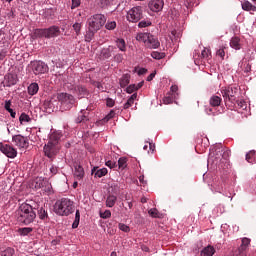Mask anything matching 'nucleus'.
<instances>
[{
  "mask_svg": "<svg viewBox=\"0 0 256 256\" xmlns=\"http://www.w3.org/2000/svg\"><path fill=\"white\" fill-rule=\"evenodd\" d=\"M37 214L35 210H33V206L27 203H23L20 205L17 211V220L19 223H23L24 225H31L35 221Z\"/></svg>",
  "mask_w": 256,
  "mask_h": 256,
  "instance_id": "nucleus-1",
  "label": "nucleus"
},
{
  "mask_svg": "<svg viewBox=\"0 0 256 256\" xmlns=\"http://www.w3.org/2000/svg\"><path fill=\"white\" fill-rule=\"evenodd\" d=\"M231 157V150L223 149L221 146H216L210 149L209 160L213 161L215 165H220V163H225Z\"/></svg>",
  "mask_w": 256,
  "mask_h": 256,
  "instance_id": "nucleus-2",
  "label": "nucleus"
},
{
  "mask_svg": "<svg viewBox=\"0 0 256 256\" xmlns=\"http://www.w3.org/2000/svg\"><path fill=\"white\" fill-rule=\"evenodd\" d=\"M73 201L69 198H62L61 200L56 201L54 204V213L56 215L67 216L73 213Z\"/></svg>",
  "mask_w": 256,
  "mask_h": 256,
  "instance_id": "nucleus-3",
  "label": "nucleus"
},
{
  "mask_svg": "<svg viewBox=\"0 0 256 256\" xmlns=\"http://www.w3.org/2000/svg\"><path fill=\"white\" fill-rule=\"evenodd\" d=\"M136 40L140 43H144L147 49H158L161 43L157 37L153 36L151 33H139L136 36Z\"/></svg>",
  "mask_w": 256,
  "mask_h": 256,
  "instance_id": "nucleus-4",
  "label": "nucleus"
},
{
  "mask_svg": "<svg viewBox=\"0 0 256 256\" xmlns=\"http://www.w3.org/2000/svg\"><path fill=\"white\" fill-rule=\"evenodd\" d=\"M57 99L60 103L61 111H69L75 106V97L69 93H59Z\"/></svg>",
  "mask_w": 256,
  "mask_h": 256,
  "instance_id": "nucleus-5",
  "label": "nucleus"
},
{
  "mask_svg": "<svg viewBox=\"0 0 256 256\" xmlns=\"http://www.w3.org/2000/svg\"><path fill=\"white\" fill-rule=\"evenodd\" d=\"M87 23L91 31L97 32L107 23V18L103 14H95L88 19Z\"/></svg>",
  "mask_w": 256,
  "mask_h": 256,
  "instance_id": "nucleus-6",
  "label": "nucleus"
},
{
  "mask_svg": "<svg viewBox=\"0 0 256 256\" xmlns=\"http://www.w3.org/2000/svg\"><path fill=\"white\" fill-rule=\"evenodd\" d=\"M127 21L130 23H138L143 19V8L141 6H135L127 12Z\"/></svg>",
  "mask_w": 256,
  "mask_h": 256,
  "instance_id": "nucleus-7",
  "label": "nucleus"
},
{
  "mask_svg": "<svg viewBox=\"0 0 256 256\" xmlns=\"http://www.w3.org/2000/svg\"><path fill=\"white\" fill-rule=\"evenodd\" d=\"M237 87H228L221 90L222 97L225 101V103H235L237 101Z\"/></svg>",
  "mask_w": 256,
  "mask_h": 256,
  "instance_id": "nucleus-8",
  "label": "nucleus"
},
{
  "mask_svg": "<svg viewBox=\"0 0 256 256\" xmlns=\"http://www.w3.org/2000/svg\"><path fill=\"white\" fill-rule=\"evenodd\" d=\"M31 67L34 75H43L49 71V66L41 60L31 62Z\"/></svg>",
  "mask_w": 256,
  "mask_h": 256,
  "instance_id": "nucleus-9",
  "label": "nucleus"
},
{
  "mask_svg": "<svg viewBox=\"0 0 256 256\" xmlns=\"http://www.w3.org/2000/svg\"><path fill=\"white\" fill-rule=\"evenodd\" d=\"M12 142L14 143V145L16 147H18V149H28L29 148V138L18 134V135H14L12 137Z\"/></svg>",
  "mask_w": 256,
  "mask_h": 256,
  "instance_id": "nucleus-10",
  "label": "nucleus"
},
{
  "mask_svg": "<svg viewBox=\"0 0 256 256\" xmlns=\"http://www.w3.org/2000/svg\"><path fill=\"white\" fill-rule=\"evenodd\" d=\"M0 151L9 159H15L17 157V149L9 144L0 143Z\"/></svg>",
  "mask_w": 256,
  "mask_h": 256,
  "instance_id": "nucleus-11",
  "label": "nucleus"
},
{
  "mask_svg": "<svg viewBox=\"0 0 256 256\" xmlns=\"http://www.w3.org/2000/svg\"><path fill=\"white\" fill-rule=\"evenodd\" d=\"M44 153L48 159H53V157L59 153V145L48 142L44 146Z\"/></svg>",
  "mask_w": 256,
  "mask_h": 256,
  "instance_id": "nucleus-12",
  "label": "nucleus"
},
{
  "mask_svg": "<svg viewBox=\"0 0 256 256\" xmlns=\"http://www.w3.org/2000/svg\"><path fill=\"white\" fill-rule=\"evenodd\" d=\"M165 2L163 0H150L148 3V8L153 13H159V11H163V6Z\"/></svg>",
  "mask_w": 256,
  "mask_h": 256,
  "instance_id": "nucleus-13",
  "label": "nucleus"
},
{
  "mask_svg": "<svg viewBox=\"0 0 256 256\" xmlns=\"http://www.w3.org/2000/svg\"><path fill=\"white\" fill-rule=\"evenodd\" d=\"M60 34L61 30L59 29V26H51L49 28H46V39L59 37Z\"/></svg>",
  "mask_w": 256,
  "mask_h": 256,
  "instance_id": "nucleus-14",
  "label": "nucleus"
},
{
  "mask_svg": "<svg viewBox=\"0 0 256 256\" xmlns=\"http://www.w3.org/2000/svg\"><path fill=\"white\" fill-rule=\"evenodd\" d=\"M32 39H43V37L45 39H47V30L46 28L44 29H41V28H37V29H34L33 32H32Z\"/></svg>",
  "mask_w": 256,
  "mask_h": 256,
  "instance_id": "nucleus-15",
  "label": "nucleus"
},
{
  "mask_svg": "<svg viewBox=\"0 0 256 256\" xmlns=\"http://www.w3.org/2000/svg\"><path fill=\"white\" fill-rule=\"evenodd\" d=\"M5 86L13 87V85H17V76L13 74H7L5 76Z\"/></svg>",
  "mask_w": 256,
  "mask_h": 256,
  "instance_id": "nucleus-16",
  "label": "nucleus"
},
{
  "mask_svg": "<svg viewBox=\"0 0 256 256\" xmlns=\"http://www.w3.org/2000/svg\"><path fill=\"white\" fill-rule=\"evenodd\" d=\"M113 53V46H109L108 48H103L100 52V59H109Z\"/></svg>",
  "mask_w": 256,
  "mask_h": 256,
  "instance_id": "nucleus-17",
  "label": "nucleus"
},
{
  "mask_svg": "<svg viewBox=\"0 0 256 256\" xmlns=\"http://www.w3.org/2000/svg\"><path fill=\"white\" fill-rule=\"evenodd\" d=\"M85 121H89V112L87 110H81L76 118V123H85Z\"/></svg>",
  "mask_w": 256,
  "mask_h": 256,
  "instance_id": "nucleus-18",
  "label": "nucleus"
},
{
  "mask_svg": "<svg viewBox=\"0 0 256 256\" xmlns=\"http://www.w3.org/2000/svg\"><path fill=\"white\" fill-rule=\"evenodd\" d=\"M230 47L235 49V51H239L241 49V39L237 36L231 38Z\"/></svg>",
  "mask_w": 256,
  "mask_h": 256,
  "instance_id": "nucleus-19",
  "label": "nucleus"
},
{
  "mask_svg": "<svg viewBox=\"0 0 256 256\" xmlns=\"http://www.w3.org/2000/svg\"><path fill=\"white\" fill-rule=\"evenodd\" d=\"M221 97L217 96V95H213L210 97L209 99V104H210V107H220L221 106Z\"/></svg>",
  "mask_w": 256,
  "mask_h": 256,
  "instance_id": "nucleus-20",
  "label": "nucleus"
},
{
  "mask_svg": "<svg viewBox=\"0 0 256 256\" xmlns=\"http://www.w3.org/2000/svg\"><path fill=\"white\" fill-rule=\"evenodd\" d=\"M201 256H213L215 255V248L211 245L206 246L201 250Z\"/></svg>",
  "mask_w": 256,
  "mask_h": 256,
  "instance_id": "nucleus-21",
  "label": "nucleus"
},
{
  "mask_svg": "<svg viewBox=\"0 0 256 256\" xmlns=\"http://www.w3.org/2000/svg\"><path fill=\"white\" fill-rule=\"evenodd\" d=\"M59 139H61V133L55 131L52 134H50L48 143H53L54 145H59Z\"/></svg>",
  "mask_w": 256,
  "mask_h": 256,
  "instance_id": "nucleus-22",
  "label": "nucleus"
},
{
  "mask_svg": "<svg viewBox=\"0 0 256 256\" xmlns=\"http://www.w3.org/2000/svg\"><path fill=\"white\" fill-rule=\"evenodd\" d=\"M74 169V176L78 179H83V177L85 176V170L82 168V166L76 165Z\"/></svg>",
  "mask_w": 256,
  "mask_h": 256,
  "instance_id": "nucleus-23",
  "label": "nucleus"
},
{
  "mask_svg": "<svg viewBox=\"0 0 256 256\" xmlns=\"http://www.w3.org/2000/svg\"><path fill=\"white\" fill-rule=\"evenodd\" d=\"M48 180L43 178V177H38L35 180V188L36 189H43V187H45V185H47Z\"/></svg>",
  "mask_w": 256,
  "mask_h": 256,
  "instance_id": "nucleus-24",
  "label": "nucleus"
},
{
  "mask_svg": "<svg viewBox=\"0 0 256 256\" xmlns=\"http://www.w3.org/2000/svg\"><path fill=\"white\" fill-rule=\"evenodd\" d=\"M37 93H39V84L31 83L28 86V94L29 95H37Z\"/></svg>",
  "mask_w": 256,
  "mask_h": 256,
  "instance_id": "nucleus-25",
  "label": "nucleus"
},
{
  "mask_svg": "<svg viewBox=\"0 0 256 256\" xmlns=\"http://www.w3.org/2000/svg\"><path fill=\"white\" fill-rule=\"evenodd\" d=\"M38 217L42 221H47L49 219V214L47 213V210L43 207L38 208Z\"/></svg>",
  "mask_w": 256,
  "mask_h": 256,
  "instance_id": "nucleus-26",
  "label": "nucleus"
},
{
  "mask_svg": "<svg viewBox=\"0 0 256 256\" xmlns=\"http://www.w3.org/2000/svg\"><path fill=\"white\" fill-rule=\"evenodd\" d=\"M115 203H117V196L109 195L106 199V207H115Z\"/></svg>",
  "mask_w": 256,
  "mask_h": 256,
  "instance_id": "nucleus-27",
  "label": "nucleus"
},
{
  "mask_svg": "<svg viewBox=\"0 0 256 256\" xmlns=\"http://www.w3.org/2000/svg\"><path fill=\"white\" fill-rule=\"evenodd\" d=\"M136 99H137V93L132 94L130 98L127 100V102L124 104L123 109H129V107H132Z\"/></svg>",
  "mask_w": 256,
  "mask_h": 256,
  "instance_id": "nucleus-28",
  "label": "nucleus"
},
{
  "mask_svg": "<svg viewBox=\"0 0 256 256\" xmlns=\"http://www.w3.org/2000/svg\"><path fill=\"white\" fill-rule=\"evenodd\" d=\"M242 9L244 11H256V6L249 1H244L242 2Z\"/></svg>",
  "mask_w": 256,
  "mask_h": 256,
  "instance_id": "nucleus-29",
  "label": "nucleus"
},
{
  "mask_svg": "<svg viewBox=\"0 0 256 256\" xmlns=\"http://www.w3.org/2000/svg\"><path fill=\"white\" fill-rule=\"evenodd\" d=\"M75 92L79 97H85V95H87V88H85V86L78 85L75 87Z\"/></svg>",
  "mask_w": 256,
  "mask_h": 256,
  "instance_id": "nucleus-30",
  "label": "nucleus"
},
{
  "mask_svg": "<svg viewBox=\"0 0 256 256\" xmlns=\"http://www.w3.org/2000/svg\"><path fill=\"white\" fill-rule=\"evenodd\" d=\"M95 33H97V31L91 30V28H88V31L85 34V41L87 43H91V41H93V37H95Z\"/></svg>",
  "mask_w": 256,
  "mask_h": 256,
  "instance_id": "nucleus-31",
  "label": "nucleus"
},
{
  "mask_svg": "<svg viewBox=\"0 0 256 256\" xmlns=\"http://www.w3.org/2000/svg\"><path fill=\"white\" fill-rule=\"evenodd\" d=\"M116 45H117L119 51H122V52L127 51V46H126V44H125V40H124V39L118 38V39L116 40Z\"/></svg>",
  "mask_w": 256,
  "mask_h": 256,
  "instance_id": "nucleus-32",
  "label": "nucleus"
},
{
  "mask_svg": "<svg viewBox=\"0 0 256 256\" xmlns=\"http://www.w3.org/2000/svg\"><path fill=\"white\" fill-rule=\"evenodd\" d=\"M247 246H242V244L240 245V247L235 251L234 255L235 256H247Z\"/></svg>",
  "mask_w": 256,
  "mask_h": 256,
  "instance_id": "nucleus-33",
  "label": "nucleus"
},
{
  "mask_svg": "<svg viewBox=\"0 0 256 256\" xmlns=\"http://www.w3.org/2000/svg\"><path fill=\"white\" fill-rule=\"evenodd\" d=\"M225 110L223 108H221V110H218L215 112V108H211V107H206L205 108V113H207V115H221V113H223Z\"/></svg>",
  "mask_w": 256,
  "mask_h": 256,
  "instance_id": "nucleus-34",
  "label": "nucleus"
},
{
  "mask_svg": "<svg viewBox=\"0 0 256 256\" xmlns=\"http://www.w3.org/2000/svg\"><path fill=\"white\" fill-rule=\"evenodd\" d=\"M130 79L131 77L129 76V74H124L120 79V86L127 87L129 85Z\"/></svg>",
  "mask_w": 256,
  "mask_h": 256,
  "instance_id": "nucleus-35",
  "label": "nucleus"
},
{
  "mask_svg": "<svg viewBox=\"0 0 256 256\" xmlns=\"http://www.w3.org/2000/svg\"><path fill=\"white\" fill-rule=\"evenodd\" d=\"M246 161L248 163H255L256 161V152L255 151H250L246 154Z\"/></svg>",
  "mask_w": 256,
  "mask_h": 256,
  "instance_id": "nucleus-36",
  "label": "nucleus"
},
{
  "mask_svg": "<svg viewBox=\"0 0 256 256\" xmlns=\"http://www.w3.org/2000/svg\"><path fill=\"white\" fill-rule=\"evenodd\" d=\"M201 57L205 59V61H209L211 59V50L204 48L201 52Z\"/></svg>",
  "mask_w": 256,
  "mask_h": 256,
  "instance_id": "nucleus-37",
  "label": "nucleus"
},
{
  "mask_svg": "<svg viewBox=\"0 0 256 256\" xmlns=\"http://www.w3.org/2000/svg\"><path fill=\"white\" fill-rule=\"evenodd\" d=\"M32 232H33V228L31 227L19 228L18 230V233L23 237L27 236L29 233H32Z\"/></svg>",
  "mask_w": 256,
  "mask_h": 256,
  "instance_id": "nucleus-38",
  "label": "nucleus"
},
{
  "mask_svg": "<svg viewBox=\"0 0 256 256\" xmlns=\"http://www.w3.org/2000/svg\"><path fill=\"white\" fill-rule=\"evenodd\" d=\"M79 221H81V214L79 213V210H77L75 214V220L72 224V229H77V227H79Z\"/></svg>",
  "mask_w": 256,
  "mask_h": 256,
  "instance_id": "nucleus-39",
  "label": "nucleus"
},
{
  "mask_svg": "<svg viewBox=\"0 0 256 256\" xmlns=\"http://www.w3.org/2000/svg\"><path fill=\"white\" fill-rule=\"evenodd\" d=\"M107 173H108L107 168H101L94 173V177H98V178L105 177Z\"/></svg>",
  "mask_w": 256,
  "mask_h": 256,
  "instance_id": "nucleus-40",
  "label": "nucleus"
},
{
  "mask_svg": "<svg viewBox=\"0 0 256 256\" xmlns=\"http://www.w3.org/2000/svg\"><path fill=\"white\" fill-rule=\"evenodd\" d=\"M15 255V249L8 247L1 252V256H13Z\"/></svg>",
  "mask_w": 256,
  "mask_h": 256,
  "instance_id": "nucleus-41",
  "label": "nucleus"
},
{
  "mask_svg": "<svg viewBox=\"0 0 256 256\" xmlns=\"http://www.w3.org/2000/svg\"><path fill=\"white\" fill-rule=\"evenodd\" d=\"M127 167V159L125 157H121L118 160V168L119 169H125Z\"/></svg>",
  "mask_w": 256,
  "mask_h": 256,
  "instance_id": "nucleus-42",
  "label": "nucleus"
},
{
  "mask_svg": "<svg viewBox=\"0 0 256 256\" xmlns=\"http://www.w3.org/2000/svg\"><path fill=\"white\" fill-rule=\"evenodd\" d=\"M151 20H142L138 23V27L140 29H145V27H151Z\"/></svg>",
  "mask_w": 256,
  "mask_h": 256,
  "instance_id": "nucleus-43",
  "label": "nucleus"
},
{
  "mask_svg": "<svg viewBox=\"0 0 256 256\" xmlns=\"http://www.w3.org/2000/svg\"><path fill=\"white\" fill-rule=\"evenodd\" d=\"M19 121L21 124L23 123H29L31 121V117H29V115L22 113L19 117Z\"/></svg>",
  "mask_w": 256,
  "mask_h": 256,
  "instance_id": "nucleus-44",
  "label": "nucleus"
},
{
  "mask_svg": "<svg viewBox=\"0 0 256 256\" xmlns=\"http://www.w3.org/2000/svg\"><path fill=\"white\" fill-rule=\"evenodd\" d=\"M151 57L153 58V59H163L164 57H165V53H163V52H158V51H154V52H152L151 53Z\"/></svg>",
  "mask_w": 256,
  "mask_h": 256,
  "instance_id": "nucleus-45",
  "label": "nucleus"
},
{
  "mask_svg": "<svg viewBox=\"0 0 256 256\" xmlns=\"http://www.w3.org/2000/svg\"><path fill=\"white\" fill-rule=\"evenodd\" d=\"M115 117V110H111L104 118L103 123H108V121H111Z\"/></svg>",
  "mask_w": 256,
  "mask_h": 256,
  "instance_id": "nucleus-46",
  "label": "nucleus"
},
{
  "mask_svg": "<svg viewBox=\"0 0 256 256\" xmlns=\"http://www.w3.org/2000/svg\"><path fill=\"white\" fill-rule=\"evenodd\" d=\"M106 29L108 31H113V29H115V27H117V22L115 21H108L105 25Z\"/></svg>",
  "mask_w": 256,
  "mask_h": 256,
  "instance_id": "nucleus-47",
  "label": "nucleus"
},
{
  "mask_svg": "<svg viewBox=\"0 0 256 256\" xmlns=\"http://www.w3.org/2000/svg\"><path fill=\"white\" fill-rule=\"evenodd\" d=\"M115 0H98V3L100 7H107L108 5H111Z\"/></svg>",
  "mask_w": 256,
  "mask_h": 256,
  "instance_id": "nucleus-48",
  "label": "nucleus"
},
{
  "mask_svg": "<svg viewBox=\"0 0 256 256\" xmlns=\"http://www.w3.org/2000/svg\"><path fill=\"white\" fill-rule=\"evenodd\" d=\"M150 217L157 218L159 217V210L157 208H152L148 211Z\"/></svg>",
  "mask_w": 256,
  "mask_h": 256,
  "instance_id": "nucleus-49",
  "label": "nucleus"
},
{
  "mask_svg": "<svg viewBox=\"0 0 256 256\" xmlns=\"http://www.w3.org/2000/svg\"><path fill=\"white\" fill-rule=\"evenodd\" d=\"M236 103L239 109H247V102H245L244 100H238L236 101Z\"/></svg>",
  "mask_w": 256,
  "mask_h": 256,
  "instance_id": "nucleus-50",
  "label": "nucleus"
},
{
  "mask_svg": "<svg viewBox=\"0 0 256 256\" xmlns=\"http://www.w3.org/2000/svg\"><path fill=\"white\" fill-rule=\"evenodd\" d=\"M73 29H74L76 35H80V33H81V23L76 22V23L73 25Z\"/></svg>",
  "mask_w": 256,
  "mask_h": 256,
  "instance_id": "nucleus-51",
  "label": "nucleus"
},
{
  "mask_svg": "<svg viewBox=\"0 0 256 256\" xmlns=\"http://www.w3.org/2000/svg\"><path fill=\"white\" fill-rule=\"evenodd\" d=\"M100 217L102 219H109V217H111V210H106L105 212H100Z\"/></svg>",
  "mask_w": 256,
  "mask_h": 256,
  "instance_id": "nucleus-52",
  "label": "nucleus"
},
{
  "mask_svg": "<svg viewBox=\"0 0 256 256\" xmlns=\"http://www.w3.org/2000/svg\"><path fill=\"white\" fill-rule=\"evenodd\" d=\"M134 91H137V85L131 84L126 88V93H133Z\"/></svg>",
  "mask_w": 256,
  "mask_h": 256,
  "instance_id": "nucleus-53",
  "label": "nucleus"
},
{
  "mask_svg": "<svg viewBox=\"0 0 256 256\" xmlns=\"http://www.w3.org/2000/svg\"><path fill=\"white\" fill-rule=\"evenodd\" d=\"M120 231H123L124 233H129L130 228L126 224L120 223L119 224Z\"/></svg>",
  "mask_w": 256,
  "mask_h": 256,
  "instance_id": "nucleus-54",
  "label": "nucleus"
},
{
  "mask_svg": "<svg viewBox=\"0 0 256 256\" xmlns=\"http://www.w3.org/2000/svg\"><path fill=\"white\" fill-rule=\"evenodd\" d=\"M105 165H106V167H109L110 169H115V167H117V163L113 162L111 160L106 161Z\"/></svg>",
  "mask_w": 256,
  "mask_h": 256,
  "instance_id": "nucleus-55",
  "label": "nucleus"
},
{
  "mask_svg": "<svg viewBox=\"0 0 256 256\" xmlns=\"http://www.w3.org/2000/svg\"><path fill=\"white\" fill-rule=\"evenodd\" d=\"M58 171H59V168L57 166L52 165L50 167L51 177H53L54 175H57Z\"/></svg>",
  "mask_w": 256,
  "mask_h": 256,
  "instance_id": "nucleus-56",
  "label": "nucleus"
},
{
  "mask_svg": "<svg viewBox=\"0 0 256 256\" xmlns=\"http://www.w3.org/2000/svg\"><path fill=\"white\" fill-rule=\"evenodd\" d=\"M241 245L249 249V245H251V240L249 238H243Z\"/></svg>",
  "mask_w": 256,
  "mask_h": 256,
  "instance_id": "nucleus-57",
  "label": "nucleus"
},
{
  "mask_svg": "<svg viewBox=\"0 0 256 256\" xmlns=\"http://www.w3.org/2000/svg\"><path fill=\"white\" fill-rule=\"evenodd\" d=\"M216 55H218V57H221V59H225V48H220L217 52Z\"/></svg>",
  "mask_w": 256,
  "mask_h": 256,
  "instance_id": "nucleus-58",
  "label": "nucleus"
},
{
  "mask_svg": "<svg viewBox=\"0 0 256 256\" xmlns=\"http://www.w3.org/2000/svg\"><path fill=\"white\" fill-rule=\"evenodd\" d=\"M81 5V0H72L71 9H77Z\"/></svg>",
  "mask_w": 256,
  "mask_h": 256,
  "instance_id": "nucleus-59",
  "label": "nucleus"
},
{
  "mask_svg": "<svg viewBox=\"0 0 256 256\" xmlns=\"http://www.w3.org/2000/svg\"><path fill=\"white\" fill-rule=\"evenodd\" d=\"M106 105H107V107H114L115 106V100H113L112 98H107L106 99Z\"/></svg>",
  "mask_w": 256,
  "mask_h": 256,
  "instance_id": "nucleus-60",
  "label": "nucleus"
},
{
  "mask_svg": "<svg viewBox=\"0 0 256 256\" xmlns=\"http://www.w3.org/2000/svg\"><path fill=\"white\" fill-rule=\"evenodd\" d=\"M44 191H46L47 193H51V189H53V187L51 186V183L47 182L45 185H44Z\"/></svg>",
  "mask_w": 256,
  "mask_h": 256,
  "instance_id": "nucleus-61",
  "label": "nucleus"
},
{
  "mask_svg": "<svg viewBox=\"0 0 256 256\" xmlns=\"http://www.w3.org/2000/svg\"><path fill=\"white\" fill-rule=\"evenodd\" d=\"M163 103H165V105H169V104L173 103V98H171L169 96L164 97Z\"/></svg>",
  "mask_w": 256,
  "mask_h": 256,
  "instance_id": "nucleus-62",
  "label": "nucleus"
},
{
  "mask_svg": "<svg viewBox=\"0 0 256 256\" xmlns=\"http://www.w3.org/2000/svg\"><path fill=\"white\" fill-rule=\"evenodd\" d=\"M4 108L6 109V111L11 110V101H6L5 105H4Z\"/></svg>",
  "mask_w": 256,
  "mask_h": 256,
  "instance_id": "nucleus-63",
  "label": "nucleus"
},
{
  "mask_svg": "<svg viewBox=\"0 0 256 256\" xmlns=\"http://www.w3.org/2000/svg\"><path fill=\"white\" fill-rule=\"evenodd\" d=\"M145 73H147V69H145V68H140L138 70V75H145Z\"/></svg>",
  "mask_w": 256,
  "mask_h": 256,
  "instance_id": "nucleus-64",
  "label": "nucleus"
}]
</instances>
